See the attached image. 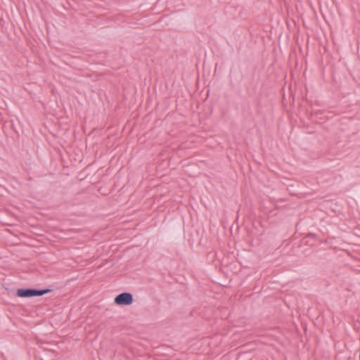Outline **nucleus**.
Masks as SVG:
<instances>
[{
    "mask_svg": "<svg viewBox=\"0 0 360 360\" xmlns=\"http://www.w3.org/2000/svg\"><path fill=\"white\" fill-rule=\"evenodd\" d=\"M115 303L117 305H129L132 304L134 299L132 294L129 292H122L115 297Z\"/></svg>",
    "mask_w": 360,
    "mask_h": 360,
    "instance_id": "obj_2",
    "label": "nucleus"
},
{
    "mask_svg": "<svg viewBox=\"0 0 360 360\" xmlns=\"http://www.w3.org/2000/svg\"><path fill=\"white\" fill-rule=\"evenodd\" d=\"M51 290L46 289V290H36V289H18L17 290V295L20 297H35V296H41L49 292H50Z\"/></svg>",
    "mask_w": 360,
    "mask_h": 360,
    "instance_id": "obj_1",
    "label": "nucleus"
}]
</instances>
